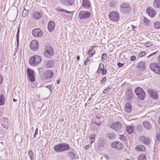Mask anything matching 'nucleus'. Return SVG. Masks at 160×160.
I'll return each mask as SVG.
<instances>
[{
	"label": "nucleus",
	"instance_id": "f257e3e1",
	"mask_svg": "<svg viewBox=\"0 0 160 160\" xmlns=\"http://www.w3.org/2000/svg\"><path fill=\"white\" fill-rule=\"evenodd\" d=\"M42 60L40 56L36 55L30 58L29 62L31 65L35 66L38 65L41 62Z\"/></svg>",
	"mask_w": 160,
	"mask_h": 160
},
{
	"label": "nucleus",
	"instance_id": "f03ea898",
	"mask_svg": "<svg viewBox=\"0 0 160 160\" xmlns=\"http://www.w3.org/2000/svg\"><path fill=\"white\" fill-rule=\"evenodd\" d=\"M131 10V7L128 3H123L120 6V10L124 13H127L129 12Z\"/></svg>",
	"mask_w": 160,
	"mask_h": 160
},
{
	"label": "nucleus",
	"instance_id": "7ed1b4c3",
	"mask_svg": "<svg viewBox=\"0 0 160 160\" xmlns=\"http://www.w3.org/2000/svg\"><path fill=\"white\" fill-rule=\"evenodd\" d=\"M109 16L110 20L113 21L117 22L119 20V15L117 12H111L109 13Z\"/></svg>",
	"mask_w": 160,
	"mask_h": 160
},
{
	"label": "nucleus",
	"instance_id": "20e7f679",
	"mask_svg": "<svg viewBox=\"0 0 160 160\" xmlns=\"http://www.w3.org/2000/svg\"><path fill=\"white\" fill-rule=\"evenodd\" d=\"M54 148V150H68L70 148L68 144L64 143L56 145Z\"/></svg>",
	"mask_w": 160,
	"mask_h": 160
},
{
	"label": "nucleus",
	"instance_id": "39448f33",
	"mask_svg": "<svg viewBox=\"0 0 160 160\" xmlns=\"http://www.w3.org/2000/svg\"><path fill=\"white\" fill-rule=\"evenodd\" d=\"M54 52L52 47L50 46H47L46 47L45 51L44 53V55L46 57L51 58Z\"/></svg>",
	"mask_w": 160,
	"mask_h": 160
},
{
	"label": "nucleus",
	"instance_id": "423d86ee",
	"mask_svg": "<svg viewBox=\"0 0 160 160\" xmlns=\"http://www.w3.org/2000/svg\"><path fill=\"white\" fill-rule=\"evenodd\" d=\"M91 13L86 11H82L79 13V17L81 19H85L89 18L91 16Z\"/></svg>",
	"mask_w": 160,
	"mask_h": 160
},
{
	"label": "nucleus",
	"instance_id": "0eeeda50",
	"mask_svg": "<svg viewBox=\"0 0 160 160\" xmlns=\"http://www.w3.org/2000/svg\"><path fill=\"white\" fill-rule=\"evenodd\" d=\"M30 48L33 51H37L39 48L38 42L36 40H33L32 41L30 44Z\"/></svg>",
	"mask_w": 160,
	"mask_h": 160
},
{
	"label": "nucleus",
	"instance_id": "6e6552de",
	"mask_svg": "<svg viewBox=\"0 0 160 160\" xmlns=\"http://www.w3.org/2000/svg\"><path fill=\"white\" fill-rule=\"evenodd\" d=\"M110 127L117 132L119 131L122 127V124L119 122H116L112 123Z\"/></svg>",
	"mask_w": 160,
	"mask_h": 160
},
{
	"label": "nucleus",
	"instance_id": "1a4fd4ad",
	"mask_svg": "<svg viewBox=\"0 0 160 160\" xmlns=\"http://www.w3.org/2000/svg\"><path fill=\"white\" fill-rule=\"evenodd\" d=\"M160 66H158L157 63L155 62L151 64L150 66V68L152 71L160 75V71H158V69H160Z\"/></svg>",
	"mask_w": 160,
	"mask_h": 160
},
{
	"label": "nucleus",
	"instance_id": "9d476101",
	"mask_svg": "<svg viewBox=\"0 0 160 160\" xmlns=\"http://www.w3.org/2000/svg\"><path fill=\"white\" fill-rule=\"evenodd\" d=\"M27 73L29 80L31 82H34L35 78L33 70L28 68L27 69Z\"/></svg>",
	"mask_w": 160,
	"mask_h": 160
},
{
	"label": "nucleus",
	"instance_id": "9b49d317",
	"mask_svg": "<svg viewBox=\"0 0 160 160\" xmlns=\"http://www.w3.org/2000/svg\"><path fill=\"white\" fill-rule=\"evenodd\" d=\"M43 14L42 12L38 11L34 12L32 14V17L34 19L38 20L40 19L42 16Z\"/></svg>",
	"mask_w": 160,
	"mask_h": 160
},
{
	"label": "nucleus",
	"instance_id": "f8f14e48",
	"mask_svg": "<svg viewBox=\"0 0 160 160\" xmlns=\"http://www.w3.org/2000/svg\"><path fill=\"white\" fill-rule=\"evenodd\" d=\"M33 36L36 37H41L42 33L41 30L38 28L34 29L32 31Z\"/></svg>",
	"mask_w": 160,
	"mask_h": 160
},
{
	"label": "nucleus",
	"instance_id": "ddd939ff",
	"mask_svg": "<svg viewBox=\"0 0 160 160\" xmlns=\"http://www.w3.org/2000/svg\"><path fill=\"white\" fill-rule=\"evenodd\" d=\"M55 22L52 21H49L48 24V28L49 32H51L53 30L55 26Z\"/></svg>",
	"mask_w": 160,
	"mask_h": 160
},
{
	"label": "nucleus",
	"instance_id": "4468645a",
	"mask_svg": "<svg viewBox=\"0 0 160 160\" xmlns=\"http://www.w3.org/2000/svg\"><path fill=\"white\" fill-rule=\"evenodd\" d=\"M60 1L62 4L67 6L72 5L74 2V0H60Z\"/></svg>",
	"mask_w": 160,
	"mask_h": 160
},
{
	"label": "nucleus",
	"instance_id": "2eb2a0df",
	"mask_svg": "<svg viewBox=\"0 0 160 160\" xmlns=\"http://www.w3.org/2000/svg\"><path fill=\"white\" fill-rule=\"evenodd\" d=\"M45 78L46 79H49L53 77V73L51 70L47 71L45 73Z\"/></svg>",
	"mask_w": 160,
	"mask_h": 160
},
{
	"label": "nucleus",
	"instance_id": "dca6fc26",
	"mask_svg": "<svg viewBox=\"0 0 160 160\" xmlns=\"http://www.w3.org/2000/svg\"><path fill=\"white\" fill-rule=\"evenodd\" d=\"M148 92L150 94L151 97L155 99H158V96L157 93L154 90L150 89L148 90Z\"/></svg>",
	"mask_w": 160,
	"mask_h": 160
},
{
	"label": "nucleus",
	"instance_id": "f3484780",
	"mask_svg": "<svg viewBox=\"0 0 160 160\" xmlns=\"http://www.w3.org/2000/svg\"><path fill=\"white\" fill-rule=\"evenodd\" d=\"M146 12L148 15L151 17L154 16L156 14L155 11L152 8H149L146 10Z\"/></svg>",
	"mask_w": 160,
	"mask_h": 160
},
{
	"label": "nucleus",
	"instance_id": "a211bd4d",
	"mask_svg": "<svg viewBox=\"0 0 160 160\" xmlns=\"http://www.w3.org/2000/svg\"><path fill=\"white\" fill-rule=\"evenodd\" d=\"M139 139L141 142L147 145L149 144L150 142V139L147 137L141 136L139 137Z\"/></svg>",
	"mask_w": 160,
	"mask_h": 160
},
{
	"label": "nucleus",
	"instance_id": "6ab92c4d",
	"mask_svg": "<svg viewBox=\"0 0 160 160\" xmlns=\"http://www.w3.org/2000/svg\"><path fill=\"white\" fill-rule=\"evenodd\" d=\"M82 5L85 8H88L90 7V3L88 0H83Z\"/></svg>",
	"mask_w": 160,
	"mask_h": 160
},
{
	"label": "nucleus",
	"instance_id": "aec40b11",
	"mask_svg": "<svg viewBox=\"0 0 160 160\" xmlns=\"http://www.w3.org/2000/svg\"><path fill=\"white\" fill-rule=\"evenodd\" d=\"M146 68L145 63L143 62H140L138 66V69L141 71H143Z\"/></svg>",
	"mask_w": 160,
	"mask_h": 160
},
{
	"label": "nucleus",
	"instance_id": "412c9836",
	"mask_svg": "<svg viewBox=\"0 0 160 160\" xmlns=\"http://www.w3.org/2000/svg\"><path fill=\"white\" fill-rule=\"evenodd\" d=\"M131 110H132L131 105L130 104L129 102L125 104V111L128 113H129L131 112Z\"/></svg>",
	"mask_w": 160,
	"mask_h": 160
},
{
	"label": "nucleus",
	"instance_id": "4be33fe9",
	"mask_svg": "<svg viewBox=\"0 0 160 160\" xmlns=\"http://www.w3.org/2000/svg\"><path fill=\"white\" fill-rule=\"evenodd\" d=\"M134 130V128L132 126L128 125L126 127V130L128 133L130 134L132 133Z\"/></svg>",
	"mask_w": 160,
	"mask_h": 160
},
{
	"label": "nucleus",
	"instance_id": "5701e85b",
	"mask_svg": "<svg viewBox=\"0 0 160 160\" xmlns=\"http://www.w3.org/2000/svg\"><path fill=\"white\" fill-rule=\"evenodd\" d=\"M143 125L145 128L148 129H150L151 128V123L147 121H144L143 122Z\"/></svg>",
	"mask_w": 160,
	"mask_h": 160
},
{
	"label": "nucleus",
	"instance_id": "b1692460",
	"mask_svg": "<svg viewBox=\"0 0 160 160\" xmlns=\"http://www.w3.org/2000/svg\"><path fill=\"white\" fill-rule=\"evenodd\" d=\"M107 138H109L110 139L113 140L116 137L115 134L113 133H108L106 134Z\"/></svg>",
	"mask_w": 160,
	"mask_h": 160
},
{
	"label": "nucleus",
	"instance_id": "393cba45",
	"mask_svg": "<svg viewBox=\"0 0 160 160\" xmlns=\"http://www.w3.org/2000/svg\"><path fill=\"white\" fill-rule=\"evenodd\" d=\"M153 4L154 8H160V0H155Z\"/></svg>",
	"mask_w": 160,
	"mask_h": 160
},
{
	"label": "nucleus",
	"instance_id": "a878e982",
	"mask_svg": "<svg viewBox=\"0 0 160 160\" xmlns=\"http://www.w3.org/2000/svg\"><path fill=\"white\" fill-rule=\"evenodd\" d=\"M144 92L142 89L139 87L136 88L135 90V92L137 95Z\"/></svg>",
	"mask_w": 160,
	"mask_h": 160
},
{
	"label": "nucleus",
	"instance_id": "bb28decb",
	"mask_svg": "<svg viewBox=\"0 0 160 160\" xmlns=\"http://www.w3.org/2000/svg\"><path fill=\"white\" fill-rule=\"evenodd\" d=\"M101 63H100L99 64V68H100V71H102V73L103 75H105L106 74L107 71L106 69H104V66L103 64H102V68L100 67V65H101Z\"/></svg>",
	"mask_w": 160,
	"mask_h": 160
},
{
	"label": "nucleus",
	"instance_id": "cd10ccee",
	"mask_svg": "<svg viewBox=\"0 0 160 160\" xmlns=\"http://www.w3.org/2000/svg\"><path fill=\"white\" fill-rule=\"evenodd\" d=\"M137 95L139 99L141 100H143L144 99L145 97V93L144 92H143L141 93H139Z\"/></svg>",
	"mask_w": 160,
	"mask_h": 160
},
{
	"label": "nucleus",
	"instance_id": "c85d7f7f",
	"mask_svg": "<svg viewBox=\"0 0 160 160\" xmlns=\"http://www.w3.org/2000/svg\"><path fill=\"white\" fill-rule=\"evenodd\" d=\"M136 150H144L145 149V147L141 145H137L135 148Z\"/></svg>",
	"mask_w": 160,
	"mask_h": 160
},
{
	"label": "nucleus",
	"instance_id": "c756f323",
	"mask_svg": "<svg viewBox=\"0 0 160 160\" xmlns=\"http://www.w3.org/2000/svg\"><path fill=\"white\" fill-rule=\"evenodd\" d=\"M117 145V148H116V149L117 150H121L122 149V148L123 146V144L120 142H118Z\"/></svg>",
	"mask_w": 160,
	"mask_h": 160
},
{
	"label": "nucleus",
	"instance_id": "7c9ffc66",
	"mask_svg": "<svg viewBox=\"0 0 160 160\" xmlns=\"http://www.w3.org/2000/svg\"><path fill=\"white\" fill-rule=\"evenodd\" d=\"M54 62L52 61H48L46 65V67L47 68H49L54 65Z\"/></svg>",
	"mask_w": 160,
	"mask_h": 160
},
{
	"label": "nucleus",
	"instance_id": "2f4dec72",
	"mask_svg": "<svg viewBox=\"0 0 160 160\" xmlns=\"http://www.w3.org/2000/svg\"><path fill=\"white\" fill-rule=\"evenodd\" d=\"M4 99L5 98L4 95L3 94H2L0 96V106L3 104Z\"/></svg>",
	"mask_w": 160,
	"mask_h": 160
},
{
	"label": "nucleus",
	"instance_id": "473e14b6",
	"mask_svg": "<svg viewBox=\"0 0 160 160\" xmlns=\"http://www.w3.org/2000/svg\"><path fill=\"white\" fill-rule=\"evenodd\" d=\"M56 10L57 11H59L61 12H63L64 11L65 12L68 13V14L71 13V12L68 11H65L62 8L60 7L59 6L57 7L56 8Z\"/></svg>",
	"mask_w": 160,
	"mask_h": 160
},
{
	"label": "nucleus",
	"instance_id": "72a5a7b5",
	"mask_svg": "<svg viewBox=\"0 0 160 160\" xmlns=\"http://www.w3.org/2000/svg\"><path fill=\"white\" fill-rule=\"evenodd\" d=\"M28 154L31 160H33L34 158V154L32 151H28Z\"/></svg>",
	"mask_w": 160,
	"mask_h": 160
},
{
	"label": "nucleus",
	"instance_id": "f704fd0d",
	"mask_svg": "<svg viewBox=\"0 0 160 160\" xmlns=\"http://www.w3.org/2000/svg\"><path fill=\"white\" fill-rule=\"evenodd\" d=\"M146 156L143 154L140 155L138 158V160H146Z\"/></svg>",
	"mask_w": 160,
	"mask_h": 160
},
{
	"label": "nucleus",
	"instance_id": "c9c22d12",
	"mask_svg": "<svg viewBox=\"0 0 160 160\" xmlns=\"http://www.w3.org/2000/svg\"><path fill=\"white\" fill-rule=\"evenodd\" d=\"M68 156L71 160H72L74 159V158L75 157V154L72 152H70L68 154Z\"/></svg>",
	"mask_w": 160,
	"mask_h": 160
},
{
	"label": "nucleus",
	"instance_id": "e433bc0d",
	"mask_svg": "<svg viewBox=\"0 0 160 160\" xmlns=\"http://www.w3.org/2000/svg\"><path fill=\"white\" fill-rule=\"evenodd\" d=\"M95 53V51L94 50H89L88 51V54L90 57H92L93 54Z\"/></svg>",
	"mask_w": 160,
	"mask_h": 160
},
{
	"label": "nucleus",
	"instance_id": "4c0bfd02",
	"mask_svg": "<svg viewBox=\"0 0 160 160\" xmlns=\"http://www.w3.org/2000/svg\"><path fill=\"white\" fill-rule=\"evenodd\" d=\"M28 11L25 9V8L22 12V16L23 17H26L28 14Z\"/></svg>",
	"mask_w": 160,
	"mask_h": 160
},
{
	"label": "nucleus",
	"instance_id": "58836bf2",
	"mask_svg": "<svg viewBox=\"0 0 160 160\" xmlns=\"http://www.w3.org/2000/svg\"><path fill=\"white\" fill-rule=\"evenodd\" d=\"M119 139L122 141H126L127 139V137L123 135H119Z\"/></svg>",
	"mask_w": 160,
	"mask_h": 160
},
{
	"label": "nucleus",
	"instance_id": "ea45409f",
	"mask_svg": "<svg viewBox=\"0 0 160 160\" xmlns=\"http://www.w3.org/2000/svg\"><path fill=\"white\" fill-rule=\"evenodd\" d=\"M154 27L156 29L160 28V23L158 22H156L154 23Z\"/></svg>",
	"mask_w": 160,
	"mask_h": 160
},
{
	"label": "nucleus",
	"instance_id": "a19ab883",
	"mask_svg": "<svg viewBox=\"0 0 160 160\" xmlns=\"http://www.w3.org/2000/svg\"><path fill=\"white\" fill-rule=\"evenodd\" d=\"M19 32H20V28H18V29L17 34L16 35L18 45V42H19Z\"/></svg>",
	"mask_w": 160,
	"mask_h": 160
},
{
	"label": "nucleus",
	"instance_id": "79ce46f5",
	"mask_svg": "<svg viewBox=\"0 0 160 160\" xmlns=\"http://www.w3.org/2000/svg\"><path fill=\"white\" fill-rule=\"evenodd\" d=\"M107 58V54L106 53L103 54L102 56V60L103 61H105Z\"/></svg>",
	"mask_w": 160,
	"mask_h": 160
},
{
	"label": "nucleus",
	"instance_id": "37998d69",
	"mask_svg": "<svg viewBox=\"0 0 160 160\" xmlns=\"http://www.w3.org/2000/svg\"><path fill=\"white\" fill-rule=\"evenodd\" d=\"M145 45L147 47H150L152 45V43L151 42H148L146 43Z\"/></svg>",
	"mask_w": 160,
	"mask_h": 160
},
{
	"label": "nucleus",
	"instance_id": "c03bdc74",
	"mask_svg": "<svg viewBox=\"0 0 160 160\" xmlns=\"http://www.w3.org/2000/svg\"><path fill=\"white\" fill-rule=\"evenodd\" d=\"M101 123V121L99 119L97 118V120H96V124L98 126L100 125Z\"/></svg>",
	"mask_w": 160,
	"mask_h": 160
},
{
	"label": "nucleus",
	"instance_id": "a18cd8bd",
	"mask_svg": "<svg viewBox=\"0 0 160 160\" xmlns=\"http://www.w3.org/2000/svg\"><path fill=\"white\" fill-rule=\"evenodd\" d=\"M111 89V88H110L108 87L103 91V93L104 94H106L108 93L109 91Z\"/></svg>",
	"mask_w": 160,
	"mask_h": 160
},
{
	"label": "nucleus",
	"instance_id": "49530a36",
	"mask_svg": "<svg viewBox=\"0 0 160 160\" xmlns=\"http://www.w3.org/2000/svg\"><path fill=\"white\" fill-rule=\"evenodd\" d=\"M117 145V142H113L112 143L111 145V146L113 148H116Z\"/></svg>",
	"mask_w": 160,
	"mask_h": 160
},
{
	"label": "nucleus",
	"instance_id": "de8ad7c7",
	"mask_svg": "<svg viewBox=\"0 0 160 160\" xmlns=\"http://www.w3.org/2000/svg\"><path fill=\"white\" fill-rule=\"evenodd\" d=\"M157 139L158 141H160V129L157 134Z\"/></svg>",
	"mask_w": 160,
	"mask_h": 160
},
{
	"label": "nucleus",
	"instance_id": "09e8293b",
	"mask_svg": "<svg viewBox=\"0 0 160 160\" xmlns=\"http://www.w3.org/2000/svg\"><path fill=\"white\" fill-rule=\"evenodd\" d=\"M107 80L106 77H104L101 80L100 83L101 84H102L103 82H105Z\"/></svg>",
	"mask_w": 160,
	"mask_h": 160
},
{
	"label": "nucleus",
	"instance_id": "8fccbe9b",
	"mask_svg": "<svg viewBox=\"0 0 160 160\" xmlns=\"http://www.w3.org/2000/svg\"><path fill=\"white\" fill-rule=\"evenodd\" d=\"M46 87L47 88H48L50 90V91L51 92H52V87L51 85H48Z\"/></svg>",
	"mask_w": 160,
	"mask_h": 160
},
{
	"label": "nucleus",
	"instance_id": "3c124183",
	"mask_svg": "<svg viewBox=\"0 0 160 160\" xmlns=\"http://www.w3.org/2000/svg\"><path fill=\"white\" fill-rule=\"evenodd\" d=\"M144 20L146 24L147 25L149 23V20L146 18L144 17Z\"/></svg>",
	"mask_w": 160,
	"mask_h": 160
},
{
	"label": "nucleus",
	"instance_id": "603ef678",
	"mask_svg": "<svg viewBox=\"0 0 160 160\" xmlns=\"http://www.w3.org/2000/svg\"><path fill=\"white\" fill-rule=\"evenodd\" d=\"M145 54V52H141L139 55V56L140 57H142L144 56Z\"/></svg>",
	"mask_w": 160,
	"mask_h": 160
},
{
	"label": "nucleus",
	"instance_id": "864d4df0",
	"mask_svg": "<svg viewBox=\"0 0 160 160\" xmlns=\"http://www.w3.org/2000/svg\"><path fill=\"white\" fill-rule=\"evenodd\" d=\"M3 80V77L0 75V85L2 84Z\"/></svg>",
	"mask_w": 160,
	"mask_h": 160
},
{
	"label": "nucleus",
	"instance_id": "5fc2aeb1",
	"mask_svg": "<svg viewBox=\"0 0 160 160\" xmlns=\"http://www.w3.org/2000/svg\"><path fill=\"white\" fill-rule=\"evenodd\" d=\"M136 59V58L135 56H132L131 57V60L132 61H134Z\"/></svg>",
	"mask_w": 160,
	"mask_h": 160
},
{
	"label": "nucleus",
	"instance_id": "6e6d98bb",
	"mask_svg": "<svg viewBox=\"0 0 160 160\" xmlns=\"http://www.w3.org/2000/svg\"><path fill=\"white\" fill-rule=\"evenodd\" d=\"M38 128H36L34 133V138H35L36 135L38 134Z\"/></svg>",
	"mask_w": 160,
	"mask_h": 160
},
{
	"label": "nucleus",
	"instance_id": "4d7b16f0",
	"mask_svg": "<svg viewBox=\"0 0 160 160\" xmlns=\"http://www.w3.org/2000/svg\"><path fill=\"white\" fill-rule=\"evenodd\" d=\"M89 59H88V58H87L86 59V60H85V61L84 62V64H85V65H87V63L89 62Z\"/></svg>",
	"mask_w": 160,
	"mask_h": 160
},
{
	"label": "nucleus",
	"instance_id": "13d9d810",
	"mask_svg": "<svg viewBox=\"0 0 160 160\" xmlns=\"http://www.w3.org/2000/svg\"><path fill=\"white\" fill-rule=\"evenodd\" d=\"M95 136V134H91L90 136V138H94V139Z\"/></svg>",
	"mask_w": 160,
	"mask_h": 160
},
{
	"label": "nucleus",
	"instance_id": "bf43d9fd",
	"mask_svg": "<svg viewBox=\"0 0 160 160\" xmlns=\"http://www.w3.org/2000/svg\"><path fill=\"white\" fill-rule=\"evenodd\" d=\"M109 4L111 7H113L115 5V3L114 2H111Z\"/></svg>",
	"mask_w": 160,
	"mask_h": 160
},
{
	"label": "nucleus",
	"instance_id": "052dcab7",
	"mask_svg": "<svg viewBox=\"0 0 160 160\" xmlns=\"http://www.w3.org/2000/svg\"><path fill=\"white\" fill-rule=\"evenodd\" d=\"M123 65V64L121 63H118V66L119 67H121Z\"/></svg>",
	"mask_w": 160,
	"mask_h": 160
},
{
	"label": "nucleus",
	"instance_id": "680f3d73",
	"mask_svg": "<svg viewBox=\"0 0 160 160\" xmlns=\"http://www.w3.org/2000/svg\"><path fill=\"white\" fill-rule=\"evenodd\" d=\"M98 147H103V143L102 144H101L100 143V142L98 143Z\"/></svg>",
	"mask_w": 160,
	"mask_h": 160
},
{
	"label": "nucleus",
	"instance_id": "e2e57ef3",
	"mask_svg": "<svg viewBox=\"0 0 160 160\" xmlns=\"http://www.w3.org/2000/svg\"><path fill=\"white\" fill-rule=\"evenodd\" d=\"M157 53V52H154L151 54H150L149 56H148V57H150L155 54Z\"/></svg>",
	"mask_w": 160,
	"mask_h": 160
},
{
	"label": "nucleus",
	"instance_id": "0e129e2a",
	"mask_svg": "<svg viewBox=\"0 0 160 160\" xmlns=\"http://www.w3.org/2000/svg\"><path fill=\"white\" fill-rule=\"evenodd\" d=\"M89 146L88 145H87L85 147V148L86 149H88L89 148Z\"/></svg>",
	"mask_w": 160,
	"mask_h": 160
},
{
	"label": "nucleus",
	"instance_id": "69168bd1",
	"mask_svg": "<svg viewBox=\"0 0 160 160\" xmlns=\"http://www.w3.org/2000/svg\"><path fill=\"white\" fill-rule=\"evenodd\" d=\"M91 141V143H92L93 142V141H94V138H90Z\"/></svg>",
	"mask_w": 160,
	"mask_h": 160
},
{
	"label": "nucleus",
	"instance_id": "338daca9",
	"mask_svg": "<svg viewBox=\"0 0 160 160\" xmlns=\"http://www.w3.org/2000/svg\"><path fill=\"white\" fill-rule=\"evenodd\" d=\"M77 59L78 60H80V56H79V55H78V56H77Z\"/></svg>",
	"mask_w": 160,
	"mask_h": 160
},
{
	"label": "nucleus",
	"instance_id": "774afa93",
	"mask_svg": "<svg viewBox=\"0 0 160 160\" xmlns=\"http://www.w3.org/2000/svg\"><path fill=\"white\" fill-rule=\"evenodd\" d=\"M158 60L159 62L160 63V55L159 56V57H158Z\"/></svg>",
	"mask_w": 160,
	"mask_h": 160
}]
</instances>
